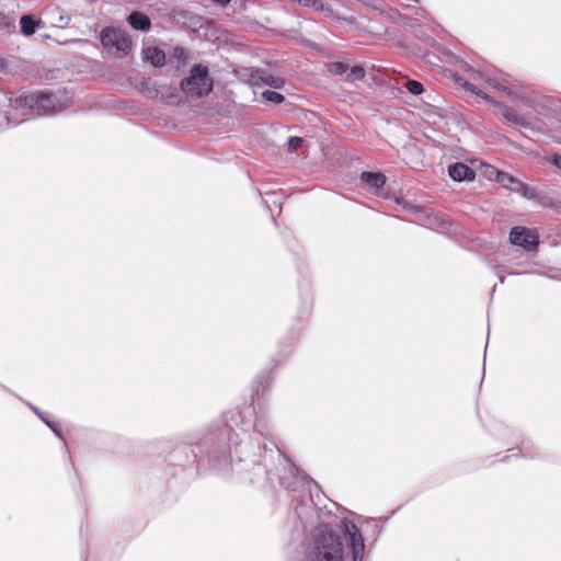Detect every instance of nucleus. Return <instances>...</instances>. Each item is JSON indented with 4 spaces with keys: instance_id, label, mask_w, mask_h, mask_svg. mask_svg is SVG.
<instances>
[{
    "instance_id": "ddd939ff",
    "label": "nucleus",
    "mask_w": 561,
    "mask_h": 561,
    "mask_svg": "<svg viewBox=\"0 0 561 561\" xmlns=\"http://www.w3.org/2000/svg\"><path fill=\"white\" fill-rule=\"evenodd\" d=\"M448 175L454 182H471L476 179V171L465 162L456 161L448 165Z\"/></svg>"
},
{
    "instance_id": "b1692460",
    "label": "nucleus",
    "mask_w": 561,
    "mask_h": 561,
    "mask_svg": "<svg viewBox=\"0 0 561 561\" xmlns=\"http://www.w3.org/2000/svg\"><path fill=\"white\" fill-rule=\"evenodd\" d=\"M302 7L310 8L316 12L324 13L327 16H333V9L331 5L323 3L321 0H301L299 3Z\"/></svg>"
},
{
    "instance_id": "f3484780",
    "label": "nucleus",
    "mask_w": 561,
    "mask_h": 561,
    "mask_svg": "<svg viewBox=\"0 0 561 561\" xmlns=\"http://www.w3.org/2000/svg\"><path fill=\"white\" fill-rule=\"evenodd\" d=\"M312 311V296L308 285L300 289V305L297 310V320L307 324Z\"/></svg>"
},
{
    "instance_id": "1a4fd4ad",
    "label": "nucleus",
    "mask_w": 561,
    "mask_h": 561,
    "mask_svg": "<svg viewBox=\"0 0 561 561\" xmlns=\"http://www.w3.org/2000/svg\"><path fill=\"white\" fill-rule=\"evenodd\" d=\"M30 410L53 432V434L64 443V456L71 463V456L68 446L65 442L64 432L61 425L56 421L49 413L42 411L31 402H26Z\"/></svg>"
},
{
    "instance_id": "a211bd4d",
    "label": "nucleus",
    "mask_w": 561,
    "mask_h": 561,
    "mask_svg": "<svg viewBox=\"0 0 561 561\" xmlns=\"http://www.w3.org/2000/svg\"><path fill=\"white\" fill-rule=\"evenodd\" d=\"M428 221L433 229L438 230L442 233H451L457 231V224L443 214L428 216Z\"/></svg>"
},
{
    "instance_id": "e433bc0d",
    "label": "nucleus",
    "mask_w": 561,
    "mask_h": 561,
    "mask_svg": "<svg viewBox=\"0 0 561 561\" xmlns=\"http://www.w3.org/2000/svg\"><path fill=\"white\" fill-rule=\"evenodd\" d=\"M380 196H383L385 199L394 202V199H398L400 195H397L394 192L388 190L386 192L382 191Z\"/></svg>"
},
{
    "instance_id": "7ed1b4c3",
    "label": "nucleus",
    "mask_w": 561,
    "mask_h": 561,
    "mask_svg": "<svg viewBox=\"0 0 561 561\" xmlns=\"http://www.w3.org/2000/svg\"><path fill=\"white\" fill-rule=\"evenodd\" d=\"M70 98L66 91L49 89L21 91L9 99L11 108L21 111L22 115L32 117L54 116L60 113Z\"/></svg>"
},
{
    "instance_id": "a18cd8bd",
    "label": "nucleus",
    "mask_w": 561,
    "mask_h": 561,
    "mask_svg": "<svg viewBox=\"0 0 561 561\" xmlns=\"http://www.w3.org/2000/svg\"><path fill=\"white\" fill-rule=\"evenodd\" d=\"M524 274L523 272H508V275H520Z\"/></svg>"
},
{
    "instance_id": "0eeeda50",
    "label": "nucleus",
    "mask_w": 561,
    "mask_h": 561,
    "mask_svg": "<svg viewBox=\"0 0 561 561\" xmlns=\"http://www.w3.org/2000/svg\"><path fill=\"white\" fill-rule=\"evenodd\" d=\"M485 173L489 179H494L504 188L518 193L522 197L526 199L531 201L537 197L536 191L530 185H528L525 182H522L520 180L505 171L499 170L493 165H486Z\"/></svg>"
},
{
    "instance_id": "c85d7f7f",
    "label": "nucleus",
    "mask_w": 561,
    "mask_h": 561,
    "mask_svg": "<svg viewBox=\"0 0 561 561\" xmlns=\"http://www.w3.org/2000/svg\"><path fill=\"white\" fill-rule=\"evenodd\" d=\"M329 71L334 76L346 78L348 65L344 61H333L329 65Z\"/></svg>"
},
{
    "instance_id": "423d86ee",
    "label": "nucleus",
    "mask_w": 561,
    "mask_h": 561,
    "mask_svg": "<svg viewBox=\"0 0 561 561\" xmlns=\"http://www.w3.org/2000/svg\"><path fill=\"white\" fill-rule=\"evenodd\" d=\"M102 46L117 58L127 57L133 50V42L129 34L115 26H105L99 34Z\"/></svg>"
},
{
    "instance_id": "9b49d317",
    "label": "nucleus",
    "mask_w": 561,
    "mask_h": 561,
    "mask_svg": "<svg viewBox=\"0 0 561 561\" xmlns=\"http://www.w3.org/2000/svg\"><path fill=\"white\" fill-rule=\"evenodd\" d=\"M359 182L363 188L374 193L375 195H381L385 185L387 183L386 174L380 171H362L359 174Z\"/></svg>"
},
{
    "instance_id": "473e14b6",
    "label": "nucleus",
    "mask_w": 561,
    "mask_h": 561,
    "mask_svg": "<svg viewBox=\"0 0 561 561\" xmlns=\"http://www.w3.org/2000/svg\"><path fill=\"white\" fill-rule=\"evenodd\" d=\"M394 203L397 205H400L402 206L404 209L407 210H410V211H417L419 210V207L415 206L414 204H412L410 201H408L405 197H403L402 195H400L398 197V199H394Z\"/></svg>"
},
{
    "instance_id": "79ce46f5",
    "label": "nucleus",
    "mask_w": 561,
    "mask_h": 561,
    "mask_svg": "<svg viewBox=\"0 0 561 561\" xmlns=\"http://www.w3.org/2000/svg\"><path fill=\"white\" fill-rule=\"evenodd\" d=\"M5 69V61L0 57V72H2Z\"/></svg>"
},
{
    "instance_id": "72a5a7b5",
    "label": "nucleus",
    "mask_w": 561,
    "mask_h": 561,
    "mask_svg": "<svg viewBox=\"0 0 561 561\" xmlns=\"http://www.w3.org/2000/svg\"><path fill=\"white\" fill-rule=\"evenodd\" d=\"M14 23L13 18H11L9 14L0 11V26L1 27H10Z\"/></svg>"
},
{
    "instance_id": "4c0bfd02",
    "label": "nucleus",
    "mask_w": 561,
    "mask_h": 561,
    "mask_svg": "<svg viewBox=\"0 0 561 561\" xmlns=\"http://www.w3.org/2000/svg\"><path fill=\"white\" fill-rule=\"evenodd\" d=\"M5 121L8 126L15 127L20 125L21 123L25 122L26 119H13L10 115H5Z\"/></svg>"
},
{
    "instance_id": "a878e982",
    "label": "nucleus",
    "mask_w": 561,
    "mask_h": 561,
    "mask_svg": "<svg viewBox=\"0 0 561 561\" xmlns=\"http://www.w3.org/2000/svg\"><path fill=\"white\" fill-rule=\"evenodd\" d=\"M262 99L267 103L282 104L285 101V95L278 91L267 89L261 94Z\"/></svg>"
},
{
    "instance_id": "39448f33",
    "label": "nucleus",
    "mask_w": 561,
    "mask_h": 561,
    "mask_svg": "<svg viewBox=\"0 0 561 561\" xmlns=\"http://www.w3.org/2000/svg\"><path fill=\"white\" fill-rule=\"evenodd\" d=\"M180 91L188 98L202 99L214 90V79L209 67L203 62L194 64L188 73L179 83Z\"/></svg>"
},
{
    "instance_id": "4be33fe9",
    "label": "nucleus",
    "mask_w": 561,
    "mask_h": 561,
    "mask_svg": "<svg viewBox=\"0 0 561 561\" xmlns=\"http://www.w3.org/2000/svg\"><path fill=\"white\" fill-rule=\"evenodd\" d=\"M137 89L147 99L154 100L159 98L160 89L149 78H142Z\"/></svg>"
},
{
    "instance_id": "9d476101",
    "label": "nucleus",
    "mask_w": 561,
    "mask_h": 561,
    "mask_svg": "<svg viewBox=\"0 0 561 561\" xmlns=\"http://www.w3.org/2000/svg\"><path fill=\"white\" fill-rule=\"evenodd\" d=\"M171 23L184 27L186 30L197 32L204 27V18L188 10H179L170 14Z\"/></svg>"
},
{
    "instance_id": "20e7f679",
    "label": "nucleus",
    "mask_w": 561,
    "mask_h": 561,
    "mask_svg": "<svg viewBox=\"0 0 561 561\" xmlns=\"http://www.w3.org/2000/svg\"><path fill=\"white\" fill-rule=\"evenodd\" d=\"M490 433L493 437L502 440L505 445L515 444L514 447L508 448L505 454H495L494 460L491 457L484 459V466H491L495 461L507 462L511 458H526V459H542L540 447L537 443L528 438H522L519 442L515 439L514 431L503 423L495 422L490 428Z\"/></svg>"
},
{
    "instance_id": "c756f323",
    "label": "nucleus",
    "mask_w": 561,
    "mask_h": 561,
    "mask_svg": "<svg viewBox=\"0 0 561 561\" xmlns=\"http://www.w3.org/2000/svg\"><path fill=\"white\" fill-rule=\"evenodd\" d=\"M403 87L407 89V91L413 95H420L424 91L423 84L414 79H409L403 83Z\"/></svg>"
},
{
    "instance_id": "6e6552de",
    "label": "nucleus",
    "mask_w": 561,
    "mask_h": 561,
    "mask_svg": "<svg viewBox=\"0 0 561 561\" xmlns=\"http://www.w3.org/2000/svg\"><path fill=\"white\" fill-rule=\"evenodd\" d=\"M510 243L522 248L527 253L536 254L539 251L540 236L537 229L526 226H514L508 233Z\"/></svg>"
},
{
    "instance_id": "2eb2a0df",
    "label": "nucleus",
    "mask_w": 561,
    "mask_h": 561,
    "mask_svg": "<svg viewBox=\"0 0 561 561\" xmlns=\"http://www.w3.org/2000/svg\"><path fill=\"white\" fill-rule=\"evenodd\" d=\"M19 23L20 32L27 37L34 35L37 30L45 27V22L31 13L22 14Z\"/></svg>"
},
{
    "instance_id": "5701e85b",
    "label": "nucleus",
    "mask_w": 561,
    "mask_h": 561,
    "mask_svg": "<svg viewBox=\"0 0 561 561\" xmlns=\"http://www.w3.org/2000/svg\"><path fill=\"white\" fill-rule=\"evenodd\" d=\"M159 98L168 105H176L181 102L179 91L171 85H162L159 88Z\"/></svg>"
},
{
    "instance_id": "de8ad7c7",
    "label": "nucleus",
    "mask_w": 561,
    "mask_h": 561,
    "mask_svg": "<svg viewBox=\"0 0 561 561\" xmlns=\"http://www.w3.org/2000/svg\"><path fill=\"white\" fill-rule=\"evenodd\" d=\"M400 507H398L397 510H393L391 515L396 514V512L399 510Z\"/></svg>"
},
{
    "instance_id": "dca6fc26",
    "label": "nucleus",
    "mask_w": 561,
    "mask_h": 561,
    "mask_svg": "<svg viewBox=\"0 0 561 561\" xmlns=\"http://www.w3.org/2000/svg\"><path fill=\"white\" fill-rule=\"evenodd\" d=\"M127 23L135 31L149 32L151 28V19L149 15L139 10H133L126 18Z\"/></svg>"
},
{
    "instance_id": "58836bf2",
    "label": "nucleus",
    "mask_w": 561,
    "mask_h": 561,
    "mask_svg": "<svg viewBox=\"0 0 561 561\" xmlns=\"http://www.w3.org/2000/svg\"><path fill=\"white\" fill-rule=\"evenodd\" d=\"M210 1L220 8H227L231 2V0H210Z\"/></svg>"
},
{
    "instance_id": "7c9ffc66",
    "label": "nucleus",
    "mask_w": 561,
    "mask_h": 561,
    "mask_svg": "<svg viewBox=\"0 0 561 561\" xmlns=\"http://www.w3.org/2000/svg\"><path fill=\"white\" fill-rule=\"evenodd\" d=\"M171 58L180 65H185L187 61V49L182 46H175L171 53Z\"/></svg>"
},
{
    "instance_id": "49530a36",
    "label": "nucleus",
    "mask_w": 561,
    "mask_h": 561,
    "mask_svg": "<svg viewBox=\"0 0 561 561\" xmlns=\"http://www.w3.org/2000/svg\"><path fill=\"white\" fill-rule=\"evenodd\" d=\"M261 201H262V204H263L266 208H268V209H270V207H268V205H267V202H266V201H264L263 198H262Z\"/></svg>"
},
{
    "instance_id": "09e8293b",
    "label": "nucleus",
    "mask_w": 561,
    "mask_h": 561,
    "mask_svg": "<svg viewBox=\"0 0 561 561\" xmlns=\"http://www.w3.org/2000/svg\"><path fill=\"white\" fill-rule=\"evenodd\" d=\"M390 517H386L383 518V523H387L389 520Z\"/></svg>"
},
{
    "instance_id": "f03ea898",
    "label": "nucleus",
    "mask_w": 561,
    "mask_h": 561,
    "mask_svg": "<svg viewBox=\"0 0 561 561\" xmlns=\"http://www.w3.org/2000/svg\"><path fill=\"white\" fill-rule=\"evenodd\" d=\"M245 414L240 409L224 411L206 425L190 432L168 455L172 478L190 479L213 473L222 479L233 474L248 481L252 470L237 469L236 445L247 434Z\"/></svg>"
},
{
    "instance_id": "bb28decb",
    "label": "nucleus",
    "mask_w": 561,
    "mask_h": 561,
    "mask_svg": "<svg viewBox=\"0 0 561 561\" xmlns=\"http://www.w3.org/2000/svg\"><path fill=\"white\" fill-rule=\"evenodd\" d=\"M459 85H461L465 90L470 91L471 93L481 96L484 100L491 101L489 95L484 93L482 90L477 88L474 84L470 83L468 80L459 78L456 80Z\"/></svg>"
},
{
    "instance_id": "cd10ccee",
    "label": "nucleus",
    "mask_w": 561,
    "mask_h": 561,
    "mask_svg": "<svg viewBox=\"0 0 561 561\" xmlns=\"http://www.w3.org/2000/svg\"><path fill=\"white\" fill-rule=\"evenodd\" d=\"M365 70L362 66H348V71L345 79L351 81H360L365 78Z\"/></svg>"
},
{
    "instance_id": "393cba45",
    "label": "nucleus",
    "mask_w": 561,
    "mask_h": 561,
    "mask_svg": "<svg viewBox=\"0 0 561 561\" xmlns=\"http://www.w3.org/2000/svg\"><path fill=\"white\" fill-rule=\"evenodd\" d=\"M50 23L55 27H66L70 22V16L65 14L60 8H55L50 11Z\"/></svg>"
},
{
    "instance_id": "c03bdc74",
    "label": "nucleus",
    "mask_w": 561,
    "mask_h": 561,
    "mask_svg": "<svg viewBox=\"0 0 561 561\" xmlns=\"http://www.w3.org/2000/svg\"><path fill=\"white\" fill-rule=\"evenodd\" d=\"M332 504H333L334 506H336V508H339V510H341V511H343V512H345V511H346L344 507H342V506L337 505V504H336V502H332Z\"/></svg>"
},
{
    "instance_id": "f8f14e48",
    "label": "nucleus",
    "mask_w": 561,
    "mask_h": 561,
    "mask_svg": "<svg viewBox=\"0 0 561 561\" xmlns=\"http://www.w3.org/2000/svg\"><path fill=\"white\" fill-rule=\"evenodd\" d=\"M305 327L306 323L296 320V322L289 328L285 341L280 342L278 345L279 357L287 358L291 354L294 345L298 341Z\"/></svg>"
},
{
    "instance_id": "6ab92c4d",
    "label": "nucleus",
    "mask_w": 561,
    "mask_h": 561,
    "mask_svg": "<svg viewBox=\"0 0 561 561\" xmlns=\"http://www.w3.org/2000/svg\"><path fill=\"white\" fill-rule=\"evenodd\" d=\"M499 107L506 123L530 128V122L525 116L519 115L513 107L502 103H499Z\"/></svg>"
},
{
    "instance_id": "2f4dec72",
    "label": "nucleus",
    "mask_w": 561,
    "mask_h": 561,
    "mask_svg": "<svg viewBox=\"0 0 561 561\" xmlns=\"http://www.w3.org/2000/svg\"><path fill=\"white\" fill-rule=\"evenodd\" d=\"M305 140L300 136H290L287 139L286 146H287V152L293 153L296 152L299 148L302 147Z\"/></svg>"
},
{
    "instance_id": "a19ab883",
    "label": "nucleus",
    "mask_w": 561,
    "mask_h": 561,
    "mask_svg": "<svg viewBox=\"0 0 561 561\" xmlns=\"http://www.w3.org/2000/svg\"><path fill=\"white\" fill-rule=\"evenodd\" d=\"M488 347V345L485 346V348ZM486 352V350L484 351V353ZM483 373H485V360L483 362ZM483 378H484V374H482V378L480 379V385L479 387L481 388V385L483 382Z\"/></svg>"
},
{
    "instance_id": "f704fd0d",
    "label": "nucleus",
    "mask_w": 561,
    "mask_h": 561,
    "mask_svg": "<svg viewBox=\"0 0 561 561\" xmlns=\"http://www.w3.org/2000/svg\"><path fill=\"white\" fill-rule=\"evenodd\" d=\"M548 162L561 171V154L552 153L548 157Z\"/></svg>"
},
{
    "instance_id": "4468645a",
    "label": "nucleus",
    "mask_w": 561,
    "mask_h": 561,
    "mask_svg": "<svg viewBox=\"0 0 561 561\" xmlns=\"http://www.w3.org/2000/svg\"><path fill=\"white\" fill-rule=\"evenodd\" d=\"M144 62L150 64L154 68H162L167 64V55L163 49L157 46H147L141 50Z\"/></svg>"
},
{
    "instance_id": "aec40b11",
    "label": "nucleus",
    "mask_w": 561,
    "mask_h": 561,
    "mask_svg": "<svg viewBox=\"0 0 561 561\" xmlns=\"http://www.w3.org/2000/svg\"><path fill=\"white\" fill-rule=\"evenodd\" d=\"M488 83L490 85H492L494 89H496L499 91H503L507 95L515 96V98H518V99L523 100L524 104L527 105V106H533V104L535 102V100L530 95L526 96L525 94L516 92L515 90H513V88L508 85V81L499 82L495 79H489Z\"/></svg>"
},
{
    "instance_id": "ea45409f",
    "label": "nucleus",
    "mask_w": 561,
    "mask_h": 561,
    "mask_svg": "<svg viewBox=\"0 0 561 561\" xmlns=\"http://www.w3.org/2000/svg\"><path fill=\"white\" fill-rule=\"evenodd\" d=\"M558 274H553V275H548V277L552 278V279H559L560 276H561V270L560 268H553Z\"/></svg>"
},
{
    "instance_id": "37998d69",
    "label": "nucleus",
    "mask_w": 561,
    "mask_h": 561,
    "mask_svg": "<svg viewBox=\"0 0 561 561\" xmlns=\"http://www.w3.org/2000/svg\"><path fill=\"white\" fill-rule=\"evenodd\" d=\"M496 275H497V278H499L500 283H502V284H503V283H504V280H505L504 275H502L500 272H496Z\"/></svg>"
},
{
    "instance_id": "8fccbe9b",
    "label": "nucleus",
    "mask_w": 561,
    "mask_h": 561,
    "mask_svg": "<svg viewBox=\"0 0 561 561\" xmlns=\"http://www.w3.org/2000/svg\"><path fill=\"white\" fill-rule=\"evenodd\" d=\"M82 558H83V561H88V557L87 556H84V557L82 556Z\"/></svg>"
},
{
    "instance_id": "412c9836",
    "label": "nucleus",
    "mask_w": 561,
    "mask_h": 561,
    "mask_svg": "<svg viewBox=\"0 0 561 561\" xmlns=\"http://www.w3.org/2000/svg\"><path fill=\"white\" fill-rule=\"evenodd\" d=\"M255 77L262 83L273 89H282L285 85V79L274 76L273 73L265 70H259Z\"/></svg>"
},
{
    "instance_id": "f257e3e1",
    "label": "nucleus",
    "mask_w": 561,
    "mask_h": 561,
    "mask_svg": "<svg viewBox=\"0 0 561 561\" xmlns=\"http://www.w3.org/2000/svg\"><path fill=\"white\" fill-rule=\"evenodd\" d=\"M254 382L257 383L252 392L255 419L252 433L245 419L247 434L236 445L237 469L252 470L248 478L251 484L272 490L279 486L300 495V501L293 497L296 504L283 534L289 543H302L309 537L301 561H347V558L350 561H364L383 533V526L376 518L367 519V523H374L371 541L367 543L369 537L364 536L356 523L320 507L321 495L325 497V494L317 481L283 454L276 444L273 425L261 411L272 389L271 371L262 370Z\"/></svg>"
},
{
    "instance_id": "c9c22d12",
    "label": "nucleus",
    "mask_w": 561,
    "mask_h": 561,
    "mask_svg": "<svg viewBox=\"0 0 561 561\" xmlns=\"http://www.w3.org/2000/svg\"><path fill=\"white\" fill-rule=\"evenodd\" d=\"M282 237H283L285 243L287 244V247L290 250H293V243L295 241V238L291 236V231L288 229H285L284 231H282Z\"/></svg>"
}]
</instances>
